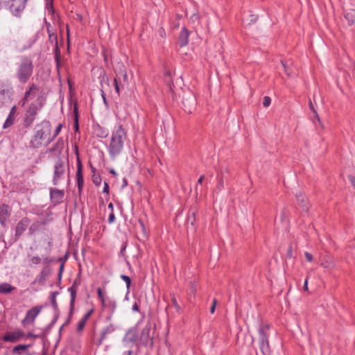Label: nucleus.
Wrapping results in <instances>:
<instances>
[{"mask_svg":"<svg viewBox=\"0 0 355 355\" xmlns=\"http://www.w3.org/2000/svg\"><path fill=\"white\" fill-rule=\"evenodd\" d=\"M93 182L96 185H99L101 182V178L98 175H93Z\"/></svg>","mask_w":355,"mask_h":355,"instance_id":"nucleus-41","label":"nucleus"},{"mask_svg":"<svg viewBox=\"0 0 355 355\" xmlns=\"http://www.w3.org/2000/svg\"><path fill=\"white\" fill-rule=\"evenodd\" d=\"M12 94V87L10 85L0 81V107L11 102Z\"/></svg>","mask_w":355,"mask_h":355,"instance_id":"nucleus-6","label":"nucleus"},{"mask_svg":"<svg viewBox=\"0 0 355 355\" xmlns=\"http://www.w3.org/2000/svg\"><path fill=\"white\" fill-rule=\"evenodd\" d=\"M189 31L185 28H182L180 35H179V40L180 44L181 46H186L189 42Z\"/></svg>","mask_w":355,"mask_h":355,"instance_id":"nucleus-23","label":"nucleus"},{"mask_svg":"<svg viewBox=\"0 0 355 355\" xmlns=\"http://www.w3.org/2000/svg\"><path fill=\"white\" fill-rule=\"evenodd\" d=\"M14 120H15V116L8 115L3 125V128L6 129V128L10 127L13 124Z\"/></svg>","mask_w":355,"mask_h":355,"instance_id":"nucleus-33","label":"nucleus"},{"mask_svg":"<svg viewBox=\"0 0 355 355\" xmlns=\"http://www.w3.org/2000/svg\"><path fill=\"white\" fill-rule=\"evenodd\" d=\"M349 181H350L351 184H352L353 187L355 189V177L349 176Z\"/></svg>","mask_w":355,"mask_h":355,"instance_id":"nucleus-54","label":"nucleus"},{"mask_svg":"<svg viewBox=\"0 0 355 355\" xmlns=\"http://www.w3.org/2000/svg\"><path fill=\"white\" fill-rule=\"evenodd\" d=\"M114 221H115V215L114 214V211H112L109 215L108 223L111 224V223H113Z\"/></svg>","mask_w":355,"mask_h":355,"instance_id":"nucleus-43","label":"nucleus"},{"mask_svg":"<svg viewBox=\"0 0 355 355\" xmlns=\"http://www.w3.org/2000/svg\"><path fill=\"white\" fill-rule=\"evenodd\" d=\"M204 178H205V176H204L203 175H201V176L199 178V179H198V184H202V181H203V180H204Z\"/></svg>","mask_w":355,"mask_h":355,"instance_id":"nucleus-62","label":"nucleus"},{"mask_svg":"<svg viewBox=\"0 0 355 355\" xmlns=\"http://www.w3.org/2000/svg\"><path fill=\"white\" fill-rule=\"evenodd\" d=\"M309 106L310 110H311L312 111V112L313 113V114H314V117H315V119L317 120V121L318 122V124L320 125V127H321L322 128H324V125H323V124H322V121H321V120H320V116H319V115H318V114L317 111H316V110H315V109L314 108L313 105V103H312V102H311V101H310V102H309Z\"/></svg>","mask_w":355,"mask_h":355,"instance_id":"nucleus-31","label":"nucleus"},{"mask_svg":"<svg viewBox=\"0 0 355 355\" xmlns=\"http://www.w3.org/2000/svg\"><path fill=\"white\" fill-rule=\"evenodd\" d=\"M63 197L64 191L62 190H59L55 188L50 189V198L53 203H60L62 202Z\"/></svg>","mask_w":355,"mask_h":355,"instance_id":"nucleus-16","label":"nucleus"},{"mask_svg":"<svg viewBox=\"0 0 355 355\" xmlns=\"http://www.w3.org/2000/svg\"><path fill=\"white\" fill-rule=\"evenodd\" d=\"M320 265L323 268L328 269V270H332V269L335 268V267H336V264H335L334 259L329 256L325 257L322 259Z\"/></svg>","mask_w":355,"mask_h":355,"instance_id":"nucleus-21","label":"nucleus"},{"mask_svg":"<svg viewBox=\"0 0 355 355\" xmlns=\"http://www.w3.org/2000/svg\"><path fill=\"white\" fill-rule=\"evenodd\" d=\"M8 209L9 207L6 205H3L0 206V223L3 226L6 225L7 218L10 215Z\"/></svg>","mask_w":355,"mask_h":355,"instance_id":"nucleus-19","label":"nucleus"},{"mask_svg":"<svg viewBox=\"0 0 355 355\" xmlns=\"http://www.w3.org/2000/svg\"><path fill=\"white\" fill-rule=\"evenodd\" d=\"M216 303H217V301L216 300H214L213 301V304H212V306H211L210 308V312L211 313H214V311H215V309H216Z\"/></svg>","mask_w":355,"mask_h":355,"instance_id":"nucleus-49","label":"nucleus"},{"mask_svg":"<svg viewBox=\"0 0 355 355\" xmlns=\"http://www.w3.org/2000/svg\"><path fill=\"white\" fill-rule=\"evenodd\" d=\"M98 130H99V132L97 133V135L98 137L105 138L107 136V135H108L107 131L103 130V128H101L100 126H98Z\"/></svg>","mask_w":355,"mask_h":355,"instance_id":"nucleus-39","label":"nucleus"},{"mask_svg":"<svg viewBox=\"0 0 355 355\" xmlns=\"http://www.w3.org/2000/svg\"><path fill=\"white\" fill-rule=\"evenodd\" d=\"M131 354H132V351L128 350L127 352H125L123 355H131Z\"/></svg>","mask_w":355,"mask_h":355,"instance_id":"nucleus-63","label":"nucleus"},{"mask_svg":"<svg viewBox=\"0 0 355 355\" xmlns=\"http://www.w3.org/2000/svg\"><path fill=\"white\" fill-rule=\"evenodd\" d=\"M31 220L28 217L22 218L17 224L15 230V236L19 238L30 225Z\"/></svg>","mask_w":355,"mask_h":355,"instance_id":"nucleus-12","label":"nucleus"},{"mask_svg":"<svg viewBox=\"0 0 355 355\" xmlns=\"http://www.w3.org/2000/svg\"><path fill=\"white\" fill-rule=\"evenodd\" d=\"M137 331L135 329H129L123 339V342L126 347H132L137 341Z\"/></svg>","mask_w":355,"mask_h":355,"instance_id":"nucleus-13","label":"nucleus"},{"mask_svg":"<svg viewBox=\"0 0 355 355\" xmlns=\"http://www.w3.org/2000/svg\"><path fill=\"white\" fill-rule=\"evenodd\" d=\"M17 112V107L16 106H13L11 110H10L9 114L10 116H15Z\"/></svg>","mask_w":355,"mask_h":355,"instance_id":"nucleus-47","label":"nucleus"},{"mask_svg":"<svg viewBox=\"0 0 355 355\" xmlns=\"http://www.w3.org/2000/svg\"><path fill=\"white\" fill-rule=\"evenodd\" d=\"M49 39L50 42L55 43V51H58V37L55 33H52V34H50L49 35Z\"/></svg>","mask_w":355,"mask_h":355,"instance_id":"nucleus-35","label":"nucleus"},{"mask_svg":"<svg viewBox=\"0 0 355 355\" xmlns=\"http://www.w3.org/2000/svg\"><path fill=\"white\" fill-rule=\"evenodd\" d=\"M38 91L39 87L37 85L35 84L31 85L29 88L25 92L24 98L19 101V104L21 107H24L29 101L32 100L36 96Z\"/></svg>","mask_w":355,"mask_h":355,"instance_id":"nucleus-10","label":"nucleus"},{"mask_svg":"<svg viewBox=\"0 0 355 355\" xmlns=\"http://www.w3.org/2000/svg\"><path fill=\"white\" fill-rule=\"evenodd\" d=\"M79 283L77 280H75L72 284L71 286L68 288V291L70 293V313H73L75 304V300L76 297V293L78 291Z\"/></svg>","mask_w":355,"mask_h":355,"instance_id":"nucleus-15","label":"nucleus"},{"mask_svg":"<svg viewBox=\"0 0 355 355\" xmlns=\"http://www.w3.org/2000/svg\"><path fill=\"white\" fill-rule=\"evenodd\" d=\"M97 294H98V297L100 299V300L105 299L104 294L101 288H97Z\"/></svg>","mask_w":355,"mask_h":355,"instance_id":"nucleus-44","label":"nucleus"},{"mask_svg":"<svg viewBox=\"0 0 355 355\" xmlns=\"http://www.w3.org/2000/svg\"><path fill=\"white\" fill-rule=\"evenodd\" d=\"M250 17V22H252V23L256 22V21L257 19V17L256 15H252Z\"/></svg>","mask_w":355,"mask_h":355,"instance_id":"nucleus-56","label":"nucleus"},{"mask_svg":"<svg viewBox=\"0 0 355 355\" xmlns=\"http://www.w3.org/2000/svg\"><path fill=\"white\" fill-rule=\"evenodd\" d=\"M116 76L114 78V85L116 92L118 95L120 94V87L122 86V82L128 83V74L124 64L118 62L114 68Z\"/></svg>","mask_w":355,"mask_h":355,"instance_id":"nucleus-5","label":"nucleus"},{"mask_svg":"<svg viewBox=\"0 0 355 355\" xmlns=\"http://www.w3.org/2000/svg\"><path fill=\"white\" fill-rule=\"evenodd\" d=\"M132 310L133 311H139V306L137 304V302H135L133 306H132Z\"/></svg>","mask_w":355,"mask_h":355,"instance_id":"nucleus-57","label":"nucleus"},{"mask_svg":"<svg viewBox=\"0 0 355 355\" xmlns=\"http://www.w3.org/2000/svg\"><path fill=\"white\" fill-rule=\"evenodd\" d=\"M107 306L111 309V311L114 312L116 308V302L113 299H107Z\"/></svg>","mask_w":355,"mask_h":355,"instance_id":"nucleus-36","label":"nucleus"},{"mask_svg":"<svg viewBox=\"0 0 355 355\" xmlns=\"http://www.w3.org/2000/svg\"><path fill=\"white\" fill-rule=\"evenodd\" d=\"M86 322H87V321L85 320H84L83 318L80 320L78 323L77 331H81L83 329V328L85 327Z\"/></svg>","mask_w":355,"mask_h":355,"instance_id":"nucleus-38","label":"nucleus"},{"mask_svg":"<svg viewBox=\"0 0 355 355\" xmlns=\"http://www.w3.org/2000/svg\"><path fill=\"white\" fill-rule=\"evenodd\" d=\"M62 128V125L59 124L57 126V128H55L53 135L52 136H49V137H47V144H50L51 142H52L55 139V138L60 134Z\"/></svg>","mask_w":355,"mask_h":355,"instance_id":"nucleus-32","label":"nucleus"},{"mask_svg":"<svg viewBox=\"0 0 355 355\" xmlns=\"http://www.w3.org/2000/svg\"><path fill=\"white\" fill-rule=\"evenodd\" d=\"M296 198L298 202V205L302 207L304 211L308 210V205L306 202V199L303 193L300 191L299 193H296Z\"/></svg>","mask_w":355,"mask_h":355,"instance_id":"nucleus-24","label":"nucleus"},{"mask_svg":"<svg viewBox=\"0 0 355 355\" xmlns=\"http://www.w3.org/2000/svg\"><path fill=\"white\" fill-rule=\"evenodd\" d=\"M125 132L121 124H116L112 132L110 142L107 146L108 152L112 158H115L123 150L125 139Z\"/></svg>","mask_w":355,"mask_h":355,"instance_id":"nucleus-1","label":"nucleus"},{"mask_svg":"<svg viewBox=\"0 0 355 355\" xmlns=\"http://www.w3.org/2000/svg\"><path fill=\"white\" fill-rule=\"evenodd\" d=\"M189 21L194 26L200 24V17L198 12H196L190 16Z\"/></svg>","mask_w":355,"mask_h":355,"instance_id":"nucleus-30","label":"nucleus"},{"mask_svg":"<svg viewBox=\"0 0 355 355\" xmlns=\"http://www.w3.org/2000/svg\"><path fill=\"white\" fill-rule=\"evenodd\" d=\"M172 301H173V304L174 306L175 307L176 310L179 311L180 309V306L178 304V303L177 302V300H175V298H173Z\"/></svg>","mask_w":355,"mask_h":355,"instance_id":"nucleus-50","label":"nucleus"},{"mask_svg":"<svg viewBox=\"0 0 355 355\" xmlns=\"http://www.w3.org/2000/svg\"><path fill=\"white\" fill-rule=\"evenodd\" d=\"M15 289L14 286L8 283H3L0 284V293H10Z\"/></svg>","mask_w":355,"mask_h":355,"instance_id":"nucleus-27","label":"nucleus"},{"mask_svg":"<svg viewBox=\"0 0 355 355\" xmlns=\"http://www.w3.org/2000/svg\"><path fill=\"white\" fill-rule=\"evenodd\" d=\"M103 57H104V61L105 62H108V57H107V55L104 53Z\"/></svg>","mask_w":355,"mask_h":355,"instance_id":"nucleus-64","label":"nucleus"},{"mask_svg":"<svg viewBox=\"0 0 355 355\" xmlns=\"http://www.w3.org/2000/svg\"><path fill=\"white\" fill-rule=\"evenodd\" d=\"M101 302L103 307L107 306V300H105V299L101 300Z\"/></svg>","mask_w":355,"mask_h":355,"instance_id":"nucleus-59","label":"nucleus"},{"mask_svg":"<svg viewBox=\"0 0 355 355\" xmlns=\"http://www.w3.org/2000/svg\"><path fill=\"white\" fill-rule=\"evenodd\" d=\"M271 99L269 96H264L263 99V105L266 107L270 105Z\"/></svg>","mask_w":355,"mask_h":355,"instance_id":"nucleus-40","label":"nucleus"},{"mask_svg":"<svg viewBox=\"0 0 355 355\" xmlns=\"http://www.w3.org/2000/svg\"><path fill=\"white\" fill-rule=\"evenodd\" d=\"M304 256L306 257V259L309 261V262H311L313 261V256L311 253L308 252H304Z\"/></svg>","mask_w":355,"mask_h":355,"instance_id":"nucleus-45","label":"nucleus"},{"mask_svg":"<svg viewBox=\"0 0 355 355\" xmlns=\"http://www.w3.org/2000/svg\"><path fill=\"white\" fill-rule=\"evenodd\" d=\"M344 17L349 26L355 25V9L345 10Z\"/></svg>","mask_w":355,"mask_h":355,"instance_id":"nucleus-20","label":"nucleus"},{"mask_svg":"<svg viewBox=\"0 0 355 355\" xmlns=\"http://www.w3.org/2000/svg\"><path fill=\"white\" fill-rule=\"evenodd\" d=\"M66 172V165L64 162L58 159L54 166V173H53V184L54 185H58L60 184V181L64 179Z\"/></svg>","mask_w":355,"mask_h":355,"instance_id":"nucleus-7","label":"nucleus"},{"mask_svg":"<svg viewBox=\"0 0 355 355\" xmlns=\"http://www.w3.org/2000/svg\"><path fill=\"white\" fill-rule=\"evenodd\" d=\"M114 331V328L112 325H110L105 328H104L101 334V338L98 342V345H100L102 344L103 341L106 338L107 335L112 333Z\"/></svg>","mask_w":355,"mask_h":355,"instance_id":"nucleus-25","label":"nucleus"},{"mask_svg":"<svg viewBox=\"0 0 355 355\" xmlns=\"http://www.w3.org/2000/svg\"><path fill=\"white\" fill-rule=\"evenodd\" d=\"M37 131L33 139L31 141V145L33 148H39L42 141L47 137L51 136V124L49 121H43L37 125Z\"/></svg>","mask_w":355,"mask_h":355,"instance_id":"nucleus-4","label":"nucleus"},{"mask_svg":"<svg viewBox=\"0 0 355 355\" xmlns=\"http://www.w3.org/2000/svg\"><path fill=\"white\" fill-rule=\"evenodd\" d=\"M77 184L78 190L80 191L84 183L83 173H82V165L80 161L78 162V169L76 172Z\"/></svg>","mask_w":355,"mask_h":355,"instance_id":"nucleus-22","label":"nucleus"},{"mask_svg":"<svg viewBox=\"0 0 355 355\" xmlns=\"http://www.w3.org/2000/svg\"><path fill=\"white\" fill-rule=\"evenodd\" d=\"M304 289L305 291H308V278H306L304 281Z\"/></svg>","mask_w":355,"mask_h":355,"instance_id":"nucleus-60","label":"nucleus"},{"mask_svg":"<svg viewBox=\"0 0 355 355\" xmlns=\"http://www.w3.org/2000/svg\"><path fill=\"white\" fill-rule=\"evenodd\" d=\"M42 103H31L27 107L25 113L24 122L27 125H30L34 121L38 110L42 107Z\"/></svg>","mask_w":355,"mask_h":355,"instance_id":"nucleus-8","label":"nucleus"},{"mask_svg":"<svg viewBox=\"0 0 355 355\" xmlns=\"http://www.w3.org/2000/svg\"><path fill=\"white\" fill-rule=\"evenodd\" d=\"M270 324L261 323L258 328V343L263 355H271L269 344Z\"/></svg>","mask_w":355,"mask_h":355,"instance_id":"nucleus-2","label":"nucleus"},{"mask_svg":"<svg viewBox=\"0 0 355 355\" xmlns=\"http://www.w3.org/2000/svg\"><path fill=\"white\" fill-rule=\"evenodd\" d=\"M58 295V291L52 292L51 294V304H52V306L53 307V309L55 310L58 309V304H57V301H56V297Z\"/></svg>","mask_w":355,"mask_h":355,"instance_id":"nucleus-34","label":"nucleus"},{"mask_svg":"<svg viewBox=\"0 0 355 355\" xmlns=\"http://www.w3.org/2000/svg\"><path fill=\"white\" fill-rule=\"evenodd\" d=\"M47 32L49 35H50V34H52V33H55L50 24L47 26Z\"/></svg>","mask_w":355,"mask_h":355,"instance_id":"nucleus-58","label":"nucleus"},{"mask_svg":"<svg viewBox=\"0 0 355 355\" xmlns=\"http://www.w3.org/2000/svg\"><path fill=\"white\" fill-rule=\"evenodd\" d=\"M94 312V310L93 309H91L89 310L84 316H83V319L85 320L86 321H87V320L89 319V318L91 316V315Z\"/></svg>","mask_w":355,"mask_h":355,"instance_id":"nucleus-46","label":"nucleus"},{"mask_svg":"<svg viewBox=\"0 0 355 355\" xmlns=\"http://www.w3.org/2000/svg\"><path fill=\"white\" fill-rule=\"evenodd\" d=\"M74 112L76 114V128L78 129V108L76 106L74 107Z\"/></svg>","mask_w":355,"mask_h":355,"instance_id":"nucleus-48","label":"nucleus"},{"mask_svg":"<svg viewBox=\"0 0 355 355\" xmlns=\"http://www.w3.org/2000/svg\"><path fill=\"white\" fill-rule=\"evenodd\" d=\"M40 227L41 223L40 221H36L32 223L28 228V235H34L36 232H37L40 230Z\"/></svg>","mask_w":355,"mask_h":355,"instance_id":"nucleus-28","label":"nucleus"},{"mask_svg":"<svg viewBox=\"0 0 355 355\" xmlns=\"http://www.w3.org/2000/svg\"><path fill=\"white\" fill-rule=\"evenodd\" d=\"M41 306H34L28 310L26 313L25 318L21 321L22 325L26 327L28 324H33L35 321V319L41 312Z\"/></svg>","mask_w":355,"mask_h":355,"instance_id":"nucleus-9","label":"nucleus"},{"mask_svg":"<svg viewBox=\"0 0 355 355\" xmlns=\"http://www.w3.org/2000/svg\"><path fill=\"white\" fill-rule=\"evenodd\" d=\"M28 257L29 259V262L31 264H34V265H38V264L41 263L42 261H43L44 263H49L53 261V259H51L47 257L41 258L37 255H31V254H28Z\"/></svg>","mask_w":355,"mask_h":355,"instance_id":"nucleus-17","label":"nucleus"},{"mask_svg":"<svg viewBox=\"0 0 355 355\" xmlns=\"http://www.w3.org/2000/svg\"><path fill=\"white\" fill-rule=\"evenodd\" d=\"M50 273V268L48 266L43 268L40 275L37 277L36 281L38 282H43Z\"/></svg>","mask_w":355,"mask_h":355,"instance_id":"nucleus-26","label":"nucleus"},{"mask_svg":"<svg viewBox=\"0 0 355 355\" xmlns=\"http://www.w3.org/2000/svg\"><path fill=\"white\" fill-rule=\"evenodd\" d=\"M121 279H123L125 282V284H126V288L128 290L130 289V284H131V279L130 278L125 275H121L120 276Z\"/></svg>","mask_w":355,"mask_h":355,"instance_id":"nucleus-37","label":"nucleus"},{"mask_svg":"<svg viewBox=\"0 0 355 355\" xmlns=\"http://www.w3.org/2000/svg\"><path fill=\"white\" fill-rule=\"evenodd\" d=\"M33 71V64L31 59L24 58L21 62L17 64L16 71V76L21 83H26Z\"/></svg>","mask_w":355,"mask_h":355,"instance_id":"nucleus-3","label":"nucleus"},{"mask_svg":"<svg viewBox=\"0 0 355 355\" xmlns=\"http://www.w3.org/2000/svg\"><path fill=\"white\" fill-rule=\"evenodd\" d=\"M188 220H189V221H191V225H193L194 221H195V214L192 213V218H191V216H189Z\"/></svg>","mask_w":355,"mask_h":355,"instance_id":"nucleus-55","label":"nucleus"},{"mask_svg":"<svg viewBox=\"0 0 355 355\" xmlns=\"http://www.w3.org/2000/svg\"><path fill=\"white\" fill-rule=\"evenodd\" d=\"M159 35L162 37L166 36V32L163 28H160L158 31Z\"/></svg>","mask_w":355,"mask_h":355,"instance_id":"nucleus-51","label":"nucleus"},{"mask_svg":"<svg viewBox=\"0 0 355 355\" xmlns=\"http://www.w3.org/2000/svg\"><path fill=\"white\" fill-rule=\"evenodd\" d=\"M25 336V334L20 329L13 331L7 332L3 337L2 340L5 342L16 343L22 339Z\"/></svg>","mask_w":355,"mask_h":355,"instance_id":"nucleus-11","label":"nucleus"},{"mask_svg":"<svg viewBox=\"0 0 355 355\" xmlns=\"http://www.w3.org/2000/svg\"><path fill=\"white\" fill-rule=\"evenodd\" d=\"M31 347V345H18L13 347L12 352L15 354H20L21 351H26Z\"/></svg>","mask_w":355,"mask_h":355,"instance_id":"nucleus-29","label":"nucleus"},{"mask_svg":"<svg viewBox=\"0 0 355 355\" xmlns=\"http://www.w3.org/2000/svg\"><path fill=\"white\" fill-rule=\"evenodd\" d=\"M182 104L186 112L191 113L196 105V99L193 94L189 95L188 97L184 98Z\"/></svg>","mask_w":355,"mask_h":355,"instance_id":"nucleus-14","label":"nucleus"},{"mask_svg":"<svg viewBox=\"0 0 355 355\" xmlns=\"http://www.w3.org/2000/svg\"><path fill=\"white\" fill-rule=\"evenodd\" d=\"M107 208L110 209L111 212L114 211V205L112 202L109 203L107 205Z\"/></svg>","mask_w":355,"mask_h":355,"instance_id":"nucleus-61","label":"nucleus"},{"mask_svg":"<svg viewBox=\"0 0 355 355\" xmlns=\"http://www.w3.org/2000/svg\"><path fill=\"white\" fill-rule=\"evenodd\" d=\"M150 325L147 324L141 331V336H140V340L143 344L147 345L148 343L150 340Z\"/></svg>","mask_w":355,"mask_h":355,"instance_id":"nucleus-18","label":"nucleus"},{"mask_svg":"<svg viewBox=\"0 0 355 355\" xmlns=\"http://www.w3.org/2000/svg\"><path fill=\"white\" fill-rule=\"evenodd\" d=\"M103 193H108L109 192V185H108V184L107 182L104 183V187H103Z\"/></svg>","mask_w":355,"mask_h":355,"instance_id":"nucleus-52","label":"nucleus"},{"mask_svg":"<svg viewBox=\"0 0 355 355\" xmlns=\"http://www.w3.org/2000/svg\"><path fill=\"white\" fill-rule=\"evenodd\" d=\"M281 63H282V67H283V68L284 69L285 73L288 76H290L291 73H290V71H289V69H288V68L287 67V64L284 61H283V60L281 61Z\"/></svg>","mask_w":355,"mask_h":355,"instance_id":"nucleus-42","label":"nucleus"},{"mask_svg":"<svg viewBox=\"0 0 355 355\" xmlns=\"http://www.w3.org/2000/svg\"><path fill=\"white\" fill-rule=\"evenodd\" d=\"M26 338H38V336L37 335H35V334H33L32 333H28L26 335H25V336Z\"/></svg>","mask_w":355,"mask_h":355,"instance_id":"nucleus-53","label":"nucleus"}]
</instances>
